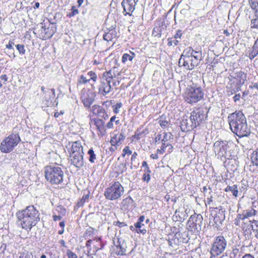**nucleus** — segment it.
Segmentation results:
<instances>
[{
    "label": "nucleus",
    "instance_id": "423d86ee",
    "mask_svg": "<svg viewBox=\"0 0 258 258\" xmlns=\"http://www.w3.org/2000/svg\"><path fill=\"white\" fill-rule=\"evenodd\" d=\"M124 188L119 181H115L105 189L104 196L107 200L115 201L119 199L124 194Z\"/></svg>",
    "mask_w": 258,
    "mask_h": 258
},
{
    "label": "nucleus",
    "instance_id": "20e7f679",
    "mask_svg": "<svg viewBox=\"0 0 258 258\" xmlns=\"http://www.w3.org/2000/svg\"><path fill=\"white\" fill-rule=\"evenodd\" d=\"M45 177L51 184H59L62 183L64 176L61 168L55 165L47 166L44 169Z\"/></svg>",
    "mask_w": 258,
    "mask_h": 258
},
{
    "label": "nucleus",
    "instance_id": "774afa93",
    "mask_svg": "<svg viewBox=\"0 0 258 258\" xmlns=\"http://www.w3.org/2000/svg\"><path fill=\"white\" fill-rule=\"evenodd\" d=\"M242 258H254L252 255L250 254H246L244 256H242Z\"/></svg>",
    "mask_w": 258,
    "mask_h": 258
},
{
    "label": "nucleus",
    "instance_id": "79ce46f5",
    "mask_svg": "<svg viewBox=\"0 0 258 258\" xmlns=\"http://www.w3.org/2000/svg\"><path fill=\"white\" fill-rule=\"evenodd\" d=\"M249 5L252 9L255 11V16H258V3L250 2Z\"/></svg>",
    "mask_w": 258,
    "mask_h": 258
},
{
    "label": "nucleus",
    "instance_id": "37998d69",
    "mask_svg": "<svg viewBox=\"0 0 258 258\" xmlns=\"http://www.w3.org/2000/svg\"><path fill=\"white\" fill-rule=\"evenodd\" d=\"M160 27H155L152 32V34L155 37H160L161 34L160 33Z\"/></svg>",
    "mask_w": 258,
    "mask_h": 258
},
{
    "label": "nucleus",
    "instance_id": "72a5a7b5",
    "mask_svg": "<svg viewBox=\"0 0 258 258\" xmlns=\"http://www.w3.org/2000/svg\"><path fill=\"white\" fill-rule=\"evenodd\" d=\"M46 92L48 93L47 97H45V101H49L50 99L53 98L55 96V90L54 89H47Z\"/></svg>",
    "mask_w": 258,
    "mask_h": 258
},
{
    "label": "nucleus",
    "instance_id": "09e8293b",
    "mask_svg": "<svg viewBox=\"0 0 258 258\" xmlns=\"http://www.w3.org/2000/svg\"><path fill=\"white\" fill-rule=\"evenodd\" d=\"M167 40H168L167 45L169 46H171L173 45L174 46H176L179 43V41L177 40H176V39L172 40V38H168Z\"/></svg>",
    "mask_w": 258,
    "mask_h": 258
},
{
    "label": "nucleus",
    "instance_id": "6e6552de",
    "mask_svg": "<svg viewBox=\"0 0 258 258\" xmlns=\"http://www.w3.org/2000/svg\"><path fill=\"white\" fill-rule=\"evenodd\" d=\"M21 139L18 134H11L1 143L0 150L2 153H8L12 151L14 148L20 142Z\"/></svg>",
    "mask_w": 258,
    "mask_h": 258
},
{
    "label": "nucleus",
    "instance_id": "cd10ccee",
    "mask_svg": "<svg viewBox=\"0 0 258 258\" xmlns=\"http://www.w3.org/2000/svg\"><path fill=\"white\" fill-rule=\"evenodd\" d=\"M144 226V224L143 223H140L136 222L135 224V227L137 229V233H141L143 234H145L147 231L143 227Z\"/></svg>",
    "mask_w": 258,
    "mask_h": 258
},
{
    "label": "nucleus",
    "instance_id": "1a4fd4ad",
    "mask_svg": "<svg viewBox=\"0 0 258 258\" xmlns=\"http://www.w3.org/2000/svg\"><path fill=\"white\" fill-rule=\"evenodd\" d=\"M114 77L115 73L112 72L111 70L103 74L99 87V92L102 95L105 96L110 92L111 90L110 83Z\"/></svg>",
    "mask_w": 258,
    "mask_h": 258
},
{
    "label": "nucleus",
    "instance_id": "338daca9",
    "mask_svg": "<svg viewBox=\"0 0 258 258\" xmlns=\"http://www.w3.org/2000/svg\"><path fill=\"white\" fill-rule=\"evenodd\" d=\"M144 172H145L144 174H150L151 173V171L149 167L145 168V170H144Z\"/></svg>",
    "mask_w": 258,
    "mask_h": 258
},
{
    "label": "nucleus",
    "instance_id": "b1692460",
    "mask_svg": "<svg viewBox=\"0 0 258 258\" xmlns=\"http://www.w3.org/2000/svg\"><path fill=\"white\" fill-rule=\"evenodd\" d=\"M242 254V251L241 248H238L235 246L232 247V250L230 254L231 258H240Z\"/></svg>",
    "mask_w": 258,
    "mask_h": 258
},
{
    "label": "nucleus",
    "instance_id": "e433bc0d",
    "mask_svg": "<svg viewBox=\"0 0 258 258\" xmlns=\"http://www.w3.org/2000/svg\"><path fill=\"white\" fill-rule=\"evenodd\" d=\"M184 215V213H180L179 211H177V210L175 211V215L174 216V218L175 219V221H179L182 222L184 218L183 217H182V215Z\"/></svg>",
    "mask_w": 258,
    "mask_h": 258
},
{
    "label": "nucleus",
    "instance_id": "aec40b11",
    "mask_svg": "<svg viewBox=\"0 0 258 258\" xmlns=\"http://www.w3.org/2000/svg\"><path fill=\"white\" fill-rule=\"evenodd\" d=\"M107 31L103 35V39L107 41H111L116 37L117 33L114 28L111 27L108 29Z\"/></svg>",
    "mask_w": 258,
    "mask_h": 258
},
{
    "label": "nucleus",
    "instance_id": "0eeeda50",
    "mask_svg": "<svg viewBox=\"0 0 258 258\" xmlns=\"http://www.w3.org/2000/svg\"><path fill=\"white\" fill-rule=\"evenodd\" d=\"M227 246V242L223 236H218L215 238L210 249L211 257L219 256L223 253Z\"/></svg>",
    "mask_w": 258,
    "mask_h": 258
},
{
    "label": "nucleus",
    "instance_id": "ddd939ff",
    "mask_svg": "<svg viewBox=\"0 0 258 258\" xmlns=\"http://www.w3.org/2000/svg\"><path fill=\"white\" fill-rule=\"evenodd\" d=\"M203 222V217L202 215H192L187 221V225L191 229H197V226L201 227Z\"/></svg>",
    "mask_w": 258,
    "mask_h": 258
},
{
    "label": "nucleus",
    "instance_id": "f8f14e48",
    "mask_svg": "<svg viewBox=\"0 0 258 258\" xmlns=\"http://www.w3.org/2000/svg\"><path fill=\"white\" fill-rule=\"evenodd\" d=\"M139 0H122L121 6L123 9V14L124 16H132L136 9Z\"/></svg>",
    "mask_w": 258,
    "mask_h": 258
},
{
    "label": "nucleus",
    "instance_id": "9d476101",
    "mask_svg": "<svg viewBox=\"0 0 258 258\" xmlns=\"http://www.w3.org/2000/svg\"><path fill=\"white\" fill-rule=\"evenodd\" d=\"M231 143L226 141H216L214 144V150L216 155L220 157L228 158L227 150Z\"/></svg>",
    "mask_w": 258,
    "mask_h": 258
},
{
    "label": "nucleus",
    "instance_id": "13d9d810",
    "mask_svg": "<svg viewBox=\"0 0 258 258\" xmlns=\"http://www.w3.org/2000/svg\"><path fill=\"white\" fill-rule=\"evenodd\" d=\"M236 219H238L241 221H244L245 220V218H244V214L243 213L242 214H238L237 216Z\"/></svg>",
    "mask_w": 258,
    "mask_h": 258
},
{
    "label": "nucleus",
    "instance_id": "c03bdc74",
    "mask_svg": "<svg viewBox=\"0 0 258 258\" xmlns=\"http://www.w3.org/2000/svg\"><path fill=\"white\" fill-rule=\"evenodd\" d=\"M256 18L252 19L251 21V27L256 28L258 27V16H255Z\"/></svg>",
    "mask_w": 258,
    "mask_h": 258
},
{
    "label": "nucleus",
    "instance_id": "a878e982",
    "mask_svg": "<svg viewBox=\"0 0 258 258\" xmlns=\"http://www.w3.org/2000/svg\"><path fill=\"white\" fill-rule=\"evenodd\" d=\"M225 191L227 192L231 191L232 193L233 196L235 197H237L238 196V186L236 184H234L232 186H227L225 188Z\"/></svg>",
    "mask_w": 258,
    "mask_h": 258
},
{
    "label": "nucleus",
    "instance_id": "393cba45",
    "mask_svg": "<svg viewBox=\"0 0 258 258\" xmlns=\"http://www.w3.org/2000/svg\"><path fill=\"white\" fill-rule=\"evenodd\" d=\"M258 54V38L255 41L254 44L253 46L252 50L247 55L250 59H253Z\"/></svg>",
    "mask_w": 258,
    "mask_h": 258
},
{
    "label": "nucleus",
    "instance_id": "bf43d9fd",
    "mask_svg": "<svg viewBox=\"0 0 258 258\" xmlns=\"http://www.w3.org/2000/svg\"><path fill=\"white\" fill-rule=\"evenodd\" d=\"M127 165L128 163L126 161L124 163H122L120 164V167H121L123 168L122 172L126 169V166Z\"/></svg>",
    "mask_w": 258,
    "mask_h": 258
},
{
    "label": "nucleus",
    "instance_id": "9b49d317",
    "mask_svg": "<svg viewBox=\"0 0 258 258\" xmlns=\"http://www.w3.org/2000/svg\"><path fill=\"white\" fill-rule=\"evenodd\" d=\"M208 111L206 108L202 107L196 108L190 113V118L192 120L199 126L203 121L207 118Z\"/></svg>",
    "mask_w": 258,
    "mask_h": 258
},
{
    "label": "nucleus",
    "instance_id": "5fc2aeb1",
    "mask_svg": "<svg viewBox=\"0 0 258 258\" xmlns=\"http://www.w3.org/2000/svg\"><path fill=\"white\" fill-rule=\"evenodd\" d=\"M90 80H87L86 77H85L84 76H81L80 77V80H79V83L81 84H86Z\"/></svg>",
    "mask_w": 258,
    "mask_h": 258
},
{
    "label": "nucleus",
    "instance_id": "c85d7f7f",
    "mask_svg": "<svg viewBox=\"0 0 258 258\" xmlns=\"http://www.w3.org/2000/svg\"><path fill=\"white\" fill-rule=\"evenodd\" d=\"M88 154L89 155V160L91 163L95 162L96 160V155L94 153L93 148H91L88 151Z\"/></svg>",
    "mask_w": 258,
    "mask_h": 258
},
{
    "label": "nucleus",
    "instance_id": "4468645a",
    "mask_svg": "<svg viewBox=\"0 0 258 258\" xmlns=\"http://www.w3.org/2000/svg\"><path fill=\"white\" fill-rule=\"evenodd\" d=\"M197 126L198 125L190 117L189 119H183L180 122L181 130L184 132L191 131Z\"/></svg>",
    "mask_w": 258,
    "mask_h": 258
},
{
    "label": "nucleus",
    "instance_id": "69168bd1",
    "mask_svg": "<svg viewBox=\"0 0 258 258\" xmlns=\"http://www.w3.org/2000/svg\"><path fill=\"white\" fill-rule=\"evenodd\" d=\"M150 157L153 159H158L159 157H158V155L157 153H155V154H152L151 155H150Z\"/></svg>",
    "mask_w": 258,
    "mask_h": 258
},
{
    "label": "nucleus",
    "instance_id": "473e14b6",
    "mask_svg": "<svg viewBox=\"0 0 258 258\" xmlns=\"http://www.w3.org/2000/svg\"><path fill=\"white\" fill-rule=\"evenodd\" d=\"M251 220L248 221H243L241 225V227L243 230L247 231L251 228Z\"/></svg>",
    "mask_w": 258,
    "mask_h": 258
},
{
    "label": "nucleus",
    "instance_id": "e2e57ef3",
    "mask_svg": "<svg viewBox=\"0 0 258 258\" xmlns=\"http://www.w3.org/2000/svg\"><path fill=\"white\" fill-rule=\"evenodd\" d=\"M53 219L54 221H56L57 220H60L62 219V217L60 215H59V216L53 215Z\"/></svg>",
    "mask_w": 258,
    "mask_h": 258
},
{
    "label": "nucleus",
    "instance_id": "680f3d73",
    "mask_svg": "<svg viewBox=\"0 0 258 258\" xmlns=\"http://www.w3.org/2000/svg\"><path fill=\"white\" fill-rule=\"evenodd\" d=\"M182 34L181 33V31L178 30L176 33L174 35V38H180L181 37Z\"/></svg>",
    "mask_w": 258,
    "mask_h": 258
},
{
    "label": "nucleus",
    "instance_id": "6e6d98bb",
    "mask_svg": "<svg viewBox=\"0 0 258 258\" xmlns=\"http://www.w3.org/2000/svg\"><path fill=\"white\" fill-rule=\"evenodd\" d=\"M160 125L162 127H166L168 124V122L166 120H160Z\"/></svg>",
    "mask_w": 258,
    "mask_h": 258
},
{
    "label": "nucleus",
    "instance_id": "2eb2a0df",
    "mask_svg": "<svg viewBox=\"0 0 258 258\" xmlns=\"http://www.w3.org/2000/svg\"><path fill=\"white\" fill-rule=\"evenodd\" d=\"M83 156L84 153L70 155L72 164L78 168L82 167L84 165Z\"/></svg>",
    "mask_w": 258,
    "mask_h": 258
},
{
    "label": "nucleus",
    "instance_id": "4d7b16f0",
    "mask_svg": "<svg viewBox=\"0 0 258 258\" xmlns=\"http://www.w3.org/2000/svg\"><path fill=\"white\" fill-rule=\"evenodd\" d=\"M166 148L165 146H162L160 149H158L157 150V153L163 154L165 152V149Z\"/></svg>",
    "mask_w": 258,
    "mask_h": 258
},
{
    "label": "nucleus",
    "instance_id": "3c124183",
    "mask_svg": "<svg viewBox=\"0 0 258 258\" xmlns=\"http://www.w3.org/2000/svg\"><path fill=\"white\" fill-rule=\"evenodd\" d=\"M122 104L121 102L117 103L113 109V112L115 113H118L119 112V109L122 107Z\"/></svg>",
    "mask_w": 258,
    "mask_h": 258
},
{
    "label": "nucleus",
    "instance_id": "4c0bfd02",
    "mask_svg": "<svg viewBox=\"0 0 258 258\" xmlns=\"http://www.w3.org/2000/svg\"><path fill=\"white\" fill-rule=\"evenodd\" d=\"M118 245H116L117 247H119L121 249L122 252L125 251L126 246L124 244V240L121 238H118Z\"/></svg>",
    "mask_w": 258,
    "mask_h": 258
},
{
    "label": "nucleus",
    "instance_id": "f3484780",
    "mask_svg": "<svg viewBox=\"0 0 258 258\" xmlns=\"http://www.w3.org/2000/svg\"><path fill=\"white\" fill-rule=\"evenodd\" d=\"M92 110L93 113L98 117L103 118L105 120L108 119L109 116L103 107L98 105H94L92 106Z\"/></svg>",
    "mask_w": 258,
    "mask_h": 258
},
{
    "label": "nucleus",
    "instance_id": "ea45409f",
    "mask_svg": "<svg viewBox=\"0 0 258 258\" xmlns=\"http://www.w3.org/2000/svg\"><path fill=\"white\" fill-rule=\"evenodd\" d=\"M71 11L72 12L67 15V16L70 18L76 16L79 13V11L76 6H72Z\"/></svg>",
    "mask_w": 258,
    "mask_h": 258
},
{
    "label": "nucleus",
    "instance_id": "052dcab7",
    "mask_svg": "<svg viewBox=\"0 0 258 258\" xmlns=\"http://www.w3.org/2000/svg\"><path fill=\"white\" fill-rule=\"evenodd\" d=\"M240 94H237L234 95V96L233 97L234 101L235 102H236L237 101H239L240 98Z\"/></svg>",
    "mask_w": 258,
    "mask_h": 258
},
{
    "label": "nucleus",
    "instance_id": "39448f33",
    "mask_svg": "<svg viewBox=\"0 0 258 258\" xmlns=\"http://www.w3.org/2000/svg\"><path fill=\"white\" fill-rule=\"evenodd\" d=\"M204 95V93L201 87L189 86L185 93L184 100L188 103H195L201 100Z\"/></svg>",
    "mask_w": 258,
    "mask_h": 258
},
{
    "label": "nucleus",
    "instance_id": "c756f323",
    "mask_svg": "<svg viewBox=\"0 0 258 258\" xmlns=\"http://www.w3.org/2000/svg\"><path fill=\"white\" fill-rule=\"evenodd\" d=\"M243 213L244 214V218H245L246 220L250 217L255 215L256 211L254 209H251L249 210L244 211Z\"/></svg>",
    "mask_w": 258,
    "mask_h": 258
},
{
    "label": "nucleus",
    "instance_id": "6ab92c4d",
    "mask_svg": "<svg viewBox=\"0 0 258 258\" xmlns=\"http://www.w3.org/2000/svg\"><path fill=\"white\" fill-rule=\"evenodd\" d=\"M231 77H233V76H231ZM233 78L237 80V85L241 86L245 83L246 79V74L242 71H239L234 74Z\"/></svg>",
    "mask_w": 258,
    "mask_h": 258
},
{
    "label": "nucleus",
    "instance_id": "2f4dec72",
    "mask_svg": "<svg viewBox=\"0 0 258 258\" xmlns=\"http://www.w3.org/2000/svg\"><path fill=\"white\" fill-rule=\"evenodd\" d=\"M14 45H15V43L14 40H10L9 41V43L6 45V48H8L9 50H12L11 55L13 56V58H15L16 55L14 53Z\"/></svg>",
    "mask_w": 258,
    "mask_h": 258
},
{
    "label": "nucleus",
    "instance_id": "c9c22d12",
    "mask_svg": "<svg viewBox=\"0 0 258 258\" xmlns=\"http://www.w3.org/2000/svg\"><path fill=\"white\" fill-rule=\"evenodd\" d=\"M116 116L114 115L112 117H111L109 121L106 124V126L107 128H111L113 127V122L114 121L115 122V123L116 124H118L119 123V120H115L116 119Z\"/></svg>",
    "mask_w": 258,
    "mask_h": 258
},
{
    "label": "nucleus",
    "instance_id": "7c9ffc66",
    "mask_svg": "<svg viewBox=\"0 0 258 258\" xmlns=\"http://www.w3.org/2000/svg\"><path fill=\"white\" fill-rule=\"evenodd\" d=\"M131 54L127 53L123 54L122 57V62L125 63L127 60L132 61L134 58L135 54L134 52H131Z\"/></svg>",
    "mask_w": 258,
    "mask_h": 258
},
{
    "label": "nucleus",
    "instance_id": "f257e3e1",
    "mask_svg": "<svg viewBox=\"0 0 258 258\" xmlns=\"http://www.w3.org/2000/svg\"><path fill=\"white\" fill-rule=\"evenodd\" d=\"M231 131L239 137H247L250 134L246 118L241 111L231 113L228 117Z\"/></svg>",
    "mask_w": 258,
    "mask_h": 258
},
{
    "label": "nucleus",
    "instance_id": "7ed1b4c3",
    "mask_svg": "<svg viewBox=\"0 0 258 258\" xmlns=\"http://www.w3.org/2000/svg\"><path fill=\"white\" fill-rule=\"evenodd\" d=\"M40 214L34 206H28L24 210L17 212V216L21 221L23 229L30 230L39 221Z\"/></svg>",
    "mask_w": 258,
    "mask_h": 258
},
{
    "label": "nucleus",
    "instance_id": "bb28decb",
    "mask_svg": "<svg viewBox=\"0 0 258 258\" xmlns=\"http://www.w3.org/2000/svg\"><path fill=\"white\" fill-rule=\"evenodd\" d=\"M250 159L253 165L258 166V148L251 154Z\"/></svg>",
    "mask_w": 258,
    "mask_h": 258
},
{
    "label": "nucleus",
    "instance_id": "dca6fc26",
    "mask_svg": "<svg viewBox=\"0 0 258 258\" xmlns=\"http://www.w3.org/2000/svg\"><path fill=\"white\" fill-rule=\"evenodd\" d=\"M181 233L180 232H176L171 240H169L168 243L169 245L173 246V244L175 245H179L182 243L187 242L188 239L181 237Z\"/></svg>",
    "mask_w": 258,
    "mask_h": 258
},
{
    "label": "nucleus",
    "instance_id": "412c9836",
    "mask_svg": "<svg viewBox=\"0 0 258 258\" xmlns=\"http://www.w3.org/2000/svg\"><path fill=\"white\" fill-rule=\"evenodd\" d=\"M125 136L122 134L115 135L111 138L110 142L112 146H115L121 144Z\"/></svg>",
    "mask_w": 258,
    "mask_h": 258
},
{
    "label": "nucleus",
    "instance_id": "864d4df0",
    "mask_svg": "<svg viewBox=\"0 0 258 258\" xmlns=\"http://www.w3.org/2000/svg\"><path fill=\"white\" fill-rule=\"evenodd\" d=\"M150 178L151 177L150 174H144L143 175L142 180L144 181H146L148 183L150 180Z\"/></svg>",
    "mask_w": 258,
    "mask_h": 258
},
{
    "label": "nucleus",
    "instance_id": "de8ad7c7",
    "mask_svg": "<svg viewBox=\"0 0 258 258\" xmlns=\"http://www.w3.org/2000/svg\"><path fill=\"white\" fill-rule=\"evenodd\" d=\"M251 229L253 231H258V221L255 220L251 221Z\"/></svg>",
    "mask_w": 258,
    "mask_h": 258
},
{
    "label": "nucleus",
    "instance_id": "8fccbe9b",
    "mask_svg": "<svg viewBox=\"0 0 258 258\" xmlns=\"http://www.w3.org/2000/svg\"><path fill=\"white\" fill-rule=\"evenodd\" d=\"M66 253L68 258H78L77 254L70 249H68Z\"/></svg>",
    "mask_w": 258,
    "mask_h": 258
},
{
    "label": "nucleus",
    "instance_id": "a19ab883",
    "mask_svg": "<svg viewBox=\"0 0 258 258\" xmlns=\"http://www.w3.org/2000/svg\"><path fill=\"white\" fill-rule=\"evenodd\" d=\"M16 47L20 54L24 55L25 54L26 50L25 49L24 45L18 44L16 45Z\"/></svg>",
    "mask_w": 258,
    "mask_h": 258
},
{
    "label": "nucleus",
    "instance_id": "49530a36",
    "mask_svg": "<svg viewBox=\"0 0 258 258\" xmlns=\"http://www.w3.org/2000/svg\"><path fill=\"white\" fill-rule=\"evenodd\" d=\"M122 157H124L125 155H130L132 154V151L130 149L128 146H125L122 150Z\"/></svg>",
    "mask_w": 258,
    "mask_h": 258
},
{
    "label": "nucleus",
    "instance_id": "4be33fe9",
    "mask_svg": "<svg viewBox=\"0 0 258 258\" xmlns=\"http://www.w3.org/2000/svg\"><path fill=\"white\" fill-rule=\"evenodd\" d=\"M214 221L215 224L219 225L222 224V222L225 219V214L224 211L222 210H219L218 213L214 214Z\"/></svg>",
    "mask_w": 258,
    "mask_h": 258
},
{
    "label": "nucleus",
    "instance_id": "5701e85b",
    "mask_svg": "<svg viewBox=\"0 0 258 258\" xmlns=\"http://www.w3.org/2000/svg\"><path fill=\"white\" fill-rule=\"evenodd\" d=\"M94 122L97 130L102 135L104 134L106 131L104 126V121L102 119L98 118L94 119Z\"/></svg>",
    "mask_w": 258,
    "mask_h": 258
},
{
    "label": "nucleus",
    "instance_id": "f704fd0d",
    "mask_svg": "<svg viewBox=\"0 0 258 258\" xmlns=\"http://www.w3.org/2000/svg\"><path fill=\"white\" fill-rule=\"evenodd\" d=\"M89 198V194L84 195L82 197V198L80 200V201L77 203V206L79 207H82L84 205V203L86 201H88Z\"/></svg>",
    "mask_w": 258,
    "mask_h": 258
},
{
    "label": "nucleus",
    "instance_id": "0e129e2a",
    "mask_svg": "<svg viewBox=\"0 0 258 258\" xmlns=\"http://www.w3.org/2000/svg\"><path fill=\"white\" fill-rule=\"evenodd\" d=\"M138 156V153L136 152H135L132 155V158H131V161L132 162L134 161L136 158Z\"/></svg>",
    "mask_w": 258,
    "mask_h": 258
},
{
    "label": "nucleus",
    "instance_id": "603ef678",
    "mask_svg": "<svg viewBox=\"0 0 258 258\" xmlns=\"http://www.w3.org/2000/svg\"><path fill=\"white\" fill-rule=\"evenodd\" d=\"M113 224L115 226H117L119 227H122L127 226V224L124 222H121L118 221L114 222Z\"/></svg>",
    "mask_w": 258,
    "mask_h": 258
},
{
    "label": "nucleus",
    "instance_id": "f03ea898",
    "mask_svg": "<svg viewBox=\"0 0 258 258\" xmlns=\"http://www.w3.org/2000/svg\"><path fill=\"white\" fill-rule=\"evenodd\" d=\"M202 59V51H196L191 47H188L181 54L178 66L183 67L187 70H192L200 63Z\"/></svg>",
    "mask_w": 258,
    "mask_h": 258
},
{
    "label": "nucleus",
    "instance_id": "a211bd4d",
    "mask_svg": "<svg viewBox=\"0 0 258 258\" xmlns=\"http://www.w3.org/2000/svg\"><path fill=\"white\" fill-rule=\"evenodd\" d=\"M83 149L81 143L79 141L73 142L71 149V155L83 154Z\"/></svg>",
    "mask_w": 258,
    "mask_h": 258
},
{
    "label": "nucleus",
    "instance_id": "58836bf2",
    "mask_svg": "<svg viewBox=\"0 0 258 258\" xmlns=\"http://www.w3.org/2000/svg\"><path fill=\"white\" fill-rule=\"evenodd\" d=\"M20 258H35L32 252L27 251L23 252L20 256Z\"/></svg>",
    "mask_w": 258,
    "mask_h": 258
},
{
    "label": "nucleus",
    "instance_id": "a18cd8bd",
    "mask_svg": "<svg viewBox=\"0 0 258 258\" xmlns=\"http://www.w3.org/2000/svg\"><path fill=\"white\" fill-rule=\"evenodd\" d=\"M163 138L162 139V142H167L168 141L171 139V136L172 135L170 133H164Z\"/></svg>",
    "mask_w": 258,
    "mask_h": 258
}]
</instances>
